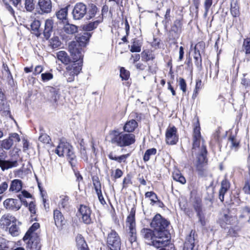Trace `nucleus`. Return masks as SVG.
<instances>
[{
    "instance_id": "obj_1",
    "label": "nucleus",
    "mask_w": 250,
    "mask_h": 250,
    "mask_svg": "<svg viewBox=\"0 0 250 250\" xmlns=\"http://www.w3.org/2000/svg\"><path fill=\"white\" fill-rule=\"evenodd\" d=\"M40 228L38 223H34L29 229L23 238L26 247L31 250H40V239L36 231Z\"/></svg>"
},
{
    "instance_id": "obj_2",
    "label": "nucleus",
    "mask_w": 250,
    "mask_h": 250,
    "mask_svg": "<svg viewBox=\"0 0 250 250\" xmlns=\"http://www.w3.org/2000/svg\"><path fill=\"white\" fill-rule=\"evenodd\" d=\"M110 142L120 147L129 146L135 141V135L131 133L119 132L113 130L110 133Z\"/></svg>"
},
{
    "instance_id": "obj_3",
    "label": "nucleus",
    "mask_w": 250,
    "mask_h": 250,
    "mask_svg": "<svg viewBox=\"0 0 250 250\" xmlns=\"http://www.w3.org/2000/svg\"><path fill=\"white\" fill-rule=\"evenodd\" d=\"M207 150L206 147L203 145L201 147L200 154L197 157L196 164V168L198 173L202 177H206L208 174V171L206 167V164L207 163Z\"/></svg>"
},
{
    "instance_id": "obj_4",
    "label": "nucleus",
    "mask_w": 250,
    "mask_h": 250,
    "mask_svg": "<svg viewBox=\"0 0 250 250\" xmlns=\"http://www.w3.org/2000/svg\"><path fill=\"white\" fill-rule=\"evenodd\" d=\"M59 156L65 155L70 161H73L75 158L72 146L66 142H61L55 151Z\"/></svg>"
},
{
    "instance_id": "obj_5",
    "label": "nucleus",
    "mask_w": 250,
    "mask_h": 250,
    "mask_svg": "<svg viewBox=\"0 0 250 250\" xmlns=\"http://www.w3.org/2000/svg\"><path fill=\"white\" fill-rule=\"evenodd\" d=\"M168 224L169 223L166 219L163 218L160 214H157L153 218L150 226L155 232H162L163 233L167 231V228Z\"/></svg>"
},
{
    "instance_id": "obj_6",
    "label": "nucleus",
    "mask_w": 250,
    "mask_h": 250,
    "mask_svg": "<svg viewBox=\"0 0 250 250\" xmlns=\"http://www.w3.org/2000/svg\"><path fill=\"white\" fill-rule=\"evenodd\" d=\"M64 76L68 82H72L74 80L75 76L77 75L82 70L81 62H73L66 67Z\"/></svg>"
},
{
    "instance_id": "obj_7",
    "label": "nucleus",
    "mask_w": 250,
    "mask_h": 250,
    "mask_svg": "<svg viewBox=\"0 0 250 250\" xmlns=\"http://www.w3.org/2000/svg\"><path fill=\"white\" fill-rule=\"evenodd\" d=\"M68 50L74 60L73 62H81V65L83 64V52L82 47L79 46L78 43L75 42H71L68 45Z\"/></svg>"
},
{
    "instance_id": "obj_8",
    "label": "nucleus",
    "mask_w": 250,
    "mask_h": 250,
    "mask_svg": "<svg viewBox=\"0 0 250 250\" xmlns=\"http://www.w3.org/2000/svg\"><path fill=\"white\" fill-rule=\"evenodd\" d=\"M107 244L110 250H120L121 239L115 231L112 230L108 234Z\"/></svg>"
},
{
    "instance_id": "obj_9",
    "label": "nucleus",
    "mask_w": 250,
    "mask_h": 250,
    "mask_svg": "<svg viewBox=\"0 0 250 250\" xmlns=\"http://www.w3.org/2000/svg\"><path fill=\"white\" fill-rule=\"evenodd\" d=\"M155 236L153 240L152 246L156 248H160L167 246L169 242V234L167 231L166 233L162 232H155Z\"/></svg>"
},
{
    "instance_id": "obj_10",
    "label": "nucleus",
    "mask_w": 250,
    "mask_h": 250,
    "mask_svg": "<svg viewBox=\"0 0 250 250\" xmlns=\"http://www.w3.org/2000/svg\"><path fill=\"white\" fill-rule=\"evenodd\" d=\"M22 202H23L24 205L27 206V202H24L21 198L20 200L13 198L7 199L3 202V206L6 209L17 211L21 208Z\"/></svg>"
},
{
    "instance_id": "obj_11",
    "label": "nucleus",
    "mask_w": 250,
    "mask_h": 250,
    "mask_svg": "<svg viewBox=\"0 0 250 250\" xmlns=\"http://www.w3.org/2000/svg\"><path fill=\"white\" fill-rule=\"evenodd\" d=\"M198 236L195 231L191 230L186 237L183 250H197L195 245L198 242Z\"/></svg>"
},
{
    "instance_id": "obj_12",
    "label": "nucleus",
    "mask_w": 250,
    "mask_h": 250,
    "mask_svg": "<svg viewBox=\"0 0 250 250\" xmlns=\"http://www.w3.org/2000/svg\"><path fill=\"white\" fill-rule=\"evenodd\" d=\"M87 7L82 2L76 3L72 11L73 17L74 20H79L82 19L86 14Z\"/></svg>"
},
{
    "instance_id": "obj_13",
    "label": "nucleus",
    "mask_w": 250,
    "mask_h": 250,
    "mask_svg": "<svg viewBox=\"0 0 250 250\" xmlns=\"http://www.w3.org/2000/svg\"><path fill=\"white\" fill-rule=\"evenodd\" d=\"M179 137L177 134V128L175 126L169 127L166 133V141L167 144L175 145L178 141Z\"/></svg>"
},
{
    "instance_id": "obj_14",
    "label": "nucleus",
    "mask_w": 250,
    "mask_h": 250,
    "mask_svg": "<svg viewBox=\"0 0 250 250\" xmlns=\"http://www.w3.org/2000/svg\"><path fill=\"white\" fill-rule=\"evenodd\" d=\"M79 211L82 216L83 221L86 224H89L91 222L90 208L85 205H81Z\"/></svg>"
},
{
    "instance_id": "obj_15",
    "label": "nucleus",
    "mask_w": 250,
    "mask_h": 250,
    "mask_svg": "<svg viewBox=\"0 0 250 250\" xmlns=\"http://www.w3.org/2000/svg\"><path fill=\"white\" fill-rule=\"evenodd\" d=\"M201 135L199 121L195 124L193 133V149L198 147L200 145Z\"/></svg>"
},
{
    "instance_id": "obj_16",
    "label": "nucleus",
    "mask_w": 250,
    "mask_h": 250,
    "mask_svg": "<svg viewBox=\"0 0 250 250\" xmlns=\"http://www.w3.org/2000/svg\"><path fill=\"white\" fill-rule=\"evenodd\" d=\"M141 234L148 244L152 245L155 236V230L150 229L144 228L141 231Z\"/></svg>"
},
{
    "instance_id": "obj_17",
    "label": "nucleus",
    "mask_w": 250,
    "mask_h": 250,
    "mask_svg": "<svg viewBox=\"0 0 250 250\" xmlns=\"http://www.w3.org/2000/svg\"><path fill=\"white\" fill-rule=\"evenodd\" d=\"M38 5L42 14H48L52 11V4L51 0H39Z\"/></svg>"
},
{
    "instance_id": "obj_18",
    "label": "nucleus",
    "mask_w": 250,
    "mask_h": 250,
    "mask_svg": "<svg viewBox=\"0 0 250 250\" xmlns=\"http://www.w3.org/2000/svg\"><path fill=\"white\" fill-rule=\"evenodd\" d=\"M15 217L10 214L3 215L0 220V226L3 229H7L8 227L13 223L16 222Z\"/></svg>"
},
{
    "instance_id": "obj_19",
    "label": "nucleus",
    "mask_w": 250,
    "mask_h": 250,
    "mask_svg": "<svg viewBox=\"0 0 250 250\" xmlns=\"http://www.w3.org/2000/svg\"><path fill=\"white\" fill-rule=\"evenodd\" d=\"M18 166V163L17 160H5L0 159V167L2 171L17 167Z\"/></svg>"
},
{
    "instance_id": "obj_20",
    "label": "nucleus",
    "mask_w": 250,
    "mask_h": 250,
    "mask_svg": "<svg viewBox=\"0 0 250 250\" xmlns=\"http://www.w3.org/2000/svg\"><path fill=\"white\" fill-rule=\"evenodd\" d=\"M103 18L102 16H99L98 19L93 21H90L87 24H85L83 26V29L86 31H91L96 29L99 24L103 21Z\"/></svg>"
},
{
    "instance_id": "obj_21",
    "label": "nucleus",
    "mask_w": 250,
    "mask_h": 250,
    "mask_svg": "<svg viewBox=\"0 0 250 250\" xmlns=\"http://www.w3.org/2000/svg\"><path fill=\"white\" fill-rule=\"evenodd\" d=\"M53 26V21L52 19H47L44 23V29L43 30V35L46 39L50 38L52 32Z\"/></svg>"
},
{
    "instance_id": "obj_22",
    "label": "nucleus",
    "mask_w": 250,
    "mask_h": 250,
    "mask_svg": "<svg viewBox=\"0 0 250 250\" xmlns=\"http://www.w3.org/2000/svg\"><path fill=\"white\" fill-rule=\"evenodd\" d=\"M230 187L229 182L227 179L223 180L221 182V187L219 190V199L221 202L224 200V195Z\"/></svg>"
},
{
    "instance_id": "obj_23",
    "label": "nucleus",
    "mask_w": 250,
    "mask_h": 250,
    "mask_svg": "<svg viewBox=\"0 0 250 250\" xmlns=\"http://www.w3.org/2000/svg\"><path fill=\"white\" fill-rule=\"evenodd\" d=\"M91 36V34L88 32H84L83 34L80 35L76 42L79 46L82 47H84L88 42Z\"/></svg>"
},
{
    "instance_id": "obj_24",
    "label": "nucleus",
    "mask_w": 250,
    "mask_h": 250,
    "mask_svg": "<svg viewBox=\"0 0 250 250\" xmlns=\"http://www.w3.org/2000/svg\"><path fill=\"white\" fill-rule=\"evenodd\" d=\"M76 242L78 250H88L87 245L81 234L77 235Z\"/></svg>"
},
{
    "instance_id": "obj_25",
    "label": "nucleus",
    "mask_w": 250,
    "mask_h": 250,
    "mask_svg": "<svg viewBox=\"0 0 250 250\" xmlns=\"http://www.w3.org/2000/svg\"><path fill=\"white\" fill-rule=\"evenodd\" d=\"M62 31L67 34L72 35L78 31V27L74 24H70L68 22L64 23Z\"/></svg>"
},
{
    "instance_id": "obj_26",
    "label": "nucleus",
    "mask_w": 250,
    "mask_h": 250,
    "mask_svg": "<svg viewBox=\"0 0 250 250\" xmlns=\"http://www.w3.org/2000/svg\"><path fill=\"white\" fill-rule=\"evenodd\" d=\"M22 188V182L19 179H15L11 181L9 191L18 192Z\"/></svg>"
},
{
    "instance_id": "obj_27",
    "label": "nucleus",
    "mask_w": 250,
    "mask_h": 250,
    "mask_svg": "<svg viewBox=\"0 0 250 250\" xmlns=\"http://www.w3.org/2000/svg\"><path fill=\"white\" fill-rule=\"evenodd\" d=\"M54 219L57 227L61 226L63 224V216L62 212L58 209L54 210Z\"/></svg>"
},
{
    "instance_id": "obj_28",
    "label": "nucleus",
    "mask_w": 250,
    "mask_h": 250,
    "mask_svg": "<svg viewBox=\"0 0 250 250\" xmlns=\"http://www.w3.org/2000/svg\"><path fill=\"white\" fill-rule=\"evenodd\" d=\"M135 210L134 208H131L126 219V226L128 227L129 229L135 228Z\"/></svg>"
},
{
    "instance_id": "obj_29",
    "label": "nucleus",
    "mask_w": 250,
    "mask_h": 250,
    "mask_svg": "<svg viewBox=\"0 0 250 250\" xmlns=\"http://www.w3.org/2000/svg\"><path fill=\"white\" fill-rule=\"evenodd\" d=\"M67 13L68 8L65 7L61 9L56 13V16L60 21H61L63 23L67 22Z\"/></svg>"
},
{
    "instance_id": "obj_30",
    "label": "nucleus",
    "mask_w": 250,
    "mask_h": 250,
    "mask_svg": "<svg viewBox=\"0 0 250 250\" xmlns=\"http://www.w3.org/2000/svg\"><path fill=\"white\" fill-rule=\"evenodd\" d=\"M138 123L135 120H131L127 121L124 126V129L125 131L131 132L133 131L137 127Z\"/></svg>"
},
{
    "instance_id": "obj_31",
    "label": "nucleus",
    "mask_w": 250,
    "mask_h": 250,
    "mask_svg": "<svg viewBox=\"0 0 250 250\" xmlns=\"http://www.w3.org/2000/svg\"><path fill=\"white\" fill-rule=\"evenodd\" d=\"M59 206L63 209H68L70 206L69 198L67 195H62L60 196Z\"/></svg>"
},
{
    "instance_id": "obj_32",
    "label": "nucleus",
    "mask_w": 250,
    "mask_h": 250,
    "mask_svg": "<svg viewBox=\"0 0 250 250\" xmlns=\"http://www.w3.org/2000/svg\"><path fill=\"white\" fill-rule=\"evenodd\" d=\"M129 156V154L122 155L120 156H116L113 155L112 152H110L108 155V157L110 160L116 161L119 163L122 162L126 163V160Z\"/></svg>"
},
{
    "instance_id": "obj_33",
    "label": "nucleus",
    "mask_w": 250,
    "mask_h": 250,
    "mask_svg": "<svg viewBox=\"0 0 250 250\" xmlns=\"http://www.w3.org/2000/svg\"><path fill=\"white\" fill-rule=\"evenodd\" d=\"M40 21L36 20L33 21L30 24L32 33L37 37H39L41 34V30H40Z\"/></svg>"
},
{
    "instance_id": "obj_34",
    "label": "nucleus",
    "mask_w": 250,
    "mask_h": 250,
    "mask_svg": "<svg viewBox=\"0 0 250 250\" xmlns=\"http://www.w3.org/2000/svg\"><path fill=\"white\" fill-rule=\"evenodd\" d=\"M57 57L59 60L64 64H68L70 61L69 57L67 55L66 52L60 51L57 54Z\"/></svg>"
},
{
    "instance_id": "obj_35",
    "label": "nucleus",
    "mask_w": 250,
    "mask_h": 250,
    "mask_svg": "<svg viewBox=\"0 0 250 250\" xmlns=\"http://www.w3.org/2000/svg\"><path fill=\"white\" fill-rule=\"evenodd\" d=\"M172 177L174 180L182 184H185L186 183L185 178L179 171L176 170L174 171L172 174Z\"/></svg>"
},
{
    "instance_id": "obj_36",
    "label": "nucleus",
    "mask_w": 250,
    "mask_h": 250,
    "mask_svg": "<svg viewBox=\"0 0 250 250\" xmlns=\"http://www.w3.org/2000/svg\"><path fill=\"white\" fill-rule=\"evenodd\" d=\"M230 13L233 17H238L239 16V8L236 1H233L231 3Z\"/></svg>"
},
{
    "instance_id": "obj_37",
    "label": "nucleus",
    "mask_w": 250,
    "mask_h": 250,
    "mask_svg": "<svg viewBox=\"0 0 250 250\" xmlns=\"http://www.w3.org/2000/svg\"><path fill=\"white\" fill-rule=\"evenodd\" d=\"M142 43L138 40L134 39L130 51L131 52H140L141 50Z\"/></svg>"
},
{
    "instance_id": "obj_38",
    "label": "nucleus",
    "mask_w": 250,
    "mask_h": 250,
    "mask_svg": "<svg viewBox=\"0 0 250 250\" xmlns=\"http://www.w3.org/2000/svg\"><path fill=\"white\" fill-rule=\"evenodd\" d=\"M181 26V23L180 21H176L174 22V25L172 26L171 31L170 32V35L174 32V34L172 35V38L173 39H176L178 37V31Z\"/></svg>"
},
{
    "instance_id": "obj_39",
    "label": "nucleus",
    "mask_w": 250,
    "mask_h": 250,
    "mask_svg": "<svg viewBox=\"0 0 250 250\" xmlns=\"http://www.w3.org/2000/svg\"><path fill=\"white\" fill-rule=\"evenodd\" d=\"M145 197L146 198H150L151 205H154L157 201L159 202L158 199V196L153 191H148L145 193Z\"/></svg>"
},
{
    "instance_id": "obj_40",
    "label": "nucleus",
    "mask_w": 250,
    "mask_h": 250,
    "mask_svg": "<svg viewBox=\"0 0 250 250\" xmlns=\"http://www.w3.org/2000/svg\"><path fill=\"white\" fill-rule=\"evenodd\" d=\"M193 206L197 214L203 213L202 202L200 199H196L193 203Z\"/></svg>"
},
{
    "instance_id": "obj_41",
    "label": "nucleus",
    "mask_w": 250,
    "mask_h": 250,
    "mask_svg": "<svg viewBox=\"0 0 250 250\" xmlns=\"http://www.w3.org/2000/svg\"><path fill=\"white\" fill-rule=\"evenodd\" d=\"M156 152H157V150L155 148H151L147 149L146 151V152L144 155V157H143L144 161L145 162L148 161L150 159V157L151 156H153L156 154Z\"/></svg>"
},
{
    "instance_id": "obj_42",
    "label": "nucleus",
    "mask_w": 250,
    "mask_h": 250,
    "mask_svg": "<svg viewBox=\"0 0 250 250\" xmlns=\"http://www.w3.org/2000/svg\"><path fill=\"white\" fill-rule=\"evenodd\" d=\"M195 51H194V59L195 60V64L197 66L199 67L202 64V58L200 53L199 50H196V47H195Z\"/></svg>"
},
{
    "instance_id": "obj_43",
    "label": "nucleus",
    "mask_w": 250,
    "mask_h": 250,
    "mask_svg": "<svg viewBox=\"0 0 250 250\" xmlns=\"http://www.w3.org/2000/svg\"><path fill=\"white\" fill-rule=\"evenodd\" d=\"M236 220V218L235 216H232L228 214H225L224 215L223 221L228 225L233 224Z\"/></svg>"
},
{
    "instance_id": "obj_44",
    "label": "nucleus",
    "mask_w": 250,
    "mask_h": 250,
    "mask_svg": "<svg viewBox=\"0 0 250 250\" xmlns=\"http://www.w3.org/2000/svg\"><path fill=\"white\" fill-rule=\"evenodd\" d=\"M242 48L246 54H250V38H247L244 40Z\"/></svg>"
},
{
    "instance_id": "obj_45",
    "label": "nucleus",
    "mask_w": 250,
    "mask_h": 250,
    "mask_svg": "<svg viewBox=\"0 0 250 250\" xmlns=\"http://www.w3.org/2000/svg\"><path fill=\"white\" fill-rule=\"evenodd\" d=\"M9 233L13 236H18L19 234V228L16 225V222L13 223L9 229Z\"/></svg>"
},
{
    "instance_id": "obj_46",
    "label": "nucleus",
    "mask_w": 250,
    "mask_h": 250,
    "mask_svg": "<svg viewBox=\"0 0 250 250\" xmlns=\"http://www.w3.org/2000/svg\"><path fill=\"white\" fill-rule=\"evenodd\" d=\"M61 42L59 40L58 37H54L52 38L50 42V45L53 49L57 48L61 46Z\"/></svg>"
},
{
    "instance_id": "obj_47",
    "label": "nucleus",
    "mask_w": 250,
    "mask_h": 250,
    "mask_svg": "<svg viewBox=\"0 0 250 250\" xmlns=\"http://www.w3.org/2000/svg\"><path fill=\"white\" fill-rule=\"evenodd\" d=\"M141 54L142 60L144 61L147 62L154 59V57L149 51H144Z\"/></svg>"
},
{
    "instance_id": "obj_48",
    "label": "nucleus",
    "mask_w": 250,
    "mask_h": 250,
    "mask_svg": "<svg viewBox=\"0 0 250 250\" xmlns=\"http://www.w3.org/2000/svg\"><path fill=\"white\" fill-rule=\"evenodd\" d=\"M39 140L43 143L48 144L51 141V138L49 135L46 133H41L39 137Z\"/></svg>"
},
{
    "instance_id": "obj_49",
    "label": "nucleus",
    "mask_w": 250,
    "mask_h": 250,
    "mask_svg": "<svg viewBox=\"0 0 250 250\" xmlns=\"http://www.w3.org/2000/svg\"><path fill=\"white\" fill-rule=\"evenodd\" d=\"M24 4L27 11L31 12L35 8L34 0H25Z\"/></svg>"
},
{
    "instance_id": "obj_50",
    "label": "nucleus",
    "mask_w": 250,
    "mask_h": 250,
    "mask_svg": "<svg viewBox=\"0 0 250 250\" xmlns=\"http://www.w3.org/2000/svg\"><path fill=\"white\" fill-rule=\"evenodd\" d=\"M202 88V81L200 79H197L196 81L195 88L193 91L192 98H195L198 94V91Z\"/></svg>"
},
{
    "instance_id": "obj_51",
    "label": "nucleus",
    "mask_w": 250,
    "mask_h": 250,
    "mask_svg": "<svg viewBox=\"0 0 250 250\" xmlns=\"http://www.w3.org/2000/svg\"><path fill=\"white\" fill-rule=\"evenodd\" d=\"M120 77L122 79V80H127L128 79L130 73L129 72L126 70L124 67H121L120 69Z\"/></svg>"
},
{
    "instance_id": "obj_52",
    "label": "nucleus",
    "mask_w": 250,
    "mask_h": 250,
    "mask_svg": "<svg viewBox=\"0 0 250 250\" xmlns=\"http://www.w3.org/2000/svg\"><path fill=\"white\" fill-rule=\"evenodd\" d=\"M129 240L131 243L136 240V231L135 228L129 229Z\"/></svg>"
},
{
    "instance_id": "obj_53",
    "label": "nucleus",
    "mask_w": 250,
    "mask_h": 250,
    "mask_svg": "<svg viewBox=\"0 0 250 250\" xmlns=\"http://www.w3.org/2000/svg\"><path fill=\"white\" fill-rule=\"evenodd\" d=\"M13 142L11 139L8 138V139L4 140L2 142V146L5 149H9L12 146Z\"/></svg>"
},
{
    "instance_id": "obj_54",
    "label": "nucleus",
    "mask_w": 250,
    "mask_h": 250,
    "mask_svg": "<svg viewBox=\"0 0 250 250\" xmlns=\"http://www.w3.org/2000/svg\"><path fill=\"white\" fill-rule=\"evenodd\" d=\"M98 8L95 5L92 4L88 12V19H91L94 17L97 13Z\"/></svg>"
},
{
    "instance_id": "obj_55",
    "label": "nucleus",
    "mask_w": 250,
    "mask_h": 250,
    "mask_svg": "<svg viewBox=\"0 0 250 250\" xmlns=\"http://www.w3.org/2000/svg\"><path fill=\"white\" fill-rule=\"evenodd\" d=\"M179 85L181 90L184 93H185L187 91V83L185 80L183 78H179Z\"/></svg>"
},
{
    "instance_id": "obj_56",
    "label": "nucleus",
    "mask_w": 250,
    "mask_h": 250,
    "mask_svg": "<svg viewBox=\"0 0 250 250\" xmlns=\"http://www.w3.org/2000/svg\"><path fill=\"white\" fill-rule=\"evenodd\" d=\"M41 77L42 81L45 82L52 79L53 78V75L50 72H46L44 73H42Z\"/></svg>"
},
{
    "instance_id": "obj_57",
    "label": "nucleus",
    "mask_w": 250,
    "mask_h": 250,
    "mask_svg": "<svg viewBox=\"0 0 250 250\" xmlns=\"http://www.w3.org/2000/svg\"><path fill=\"white\" fill-rule=\"evenodd\" d=\"M212 0H205L204 2V7L205 10V14L207 15L212 4Z\"/></svg>"
},
{
    "instance_id": "obj_58",
    "label": "nucleus",
    "mask_w": 250,
    "mask_h": 250,
    "mask_svg": "<svg viewBox=\"0 0 250 250\" xmlns=\"http://www.w3.org/2000/svg\"><path fill=\"white\" fill-rule=\"evenodd\" d=\"M197 216L198 218L199 222L202 226H205L206 224V221L204 213L197 214Z\"/></svg>"
},
{
    "instance_id": "obj_59",
    "label": "nucleus",
    "mask_w": 250,
    "mask_h": 250,
    "mask_svg": "<svg viewBox=\"0 0 250 250\" xmlns=\"http://www.w3.org/2000/svg\"><path fill=\"white\" fill-rule=\"evenodd\" d=\"M13 142H19L21 141L20 136L18 134L16 133H11L9 137Z\"/></svg>"
},
{
    "instance_id": "obj_60",
    "label": "nucleus",
    "mask_w": 250,
    "mask_h": 250,
    "mask_svg": "<svg viewBox=\"0 0 250 250\" xmlns=\"http://www.w3.org/2000/svg\"><path fill=\"white\" fill-rule=\"evenodd\" d=\"M93 185L96 193L101 191V186L99 181L94 180Z\"/></svg>"
},
{
    "instance_id": "obj_61",
    "label": "nucleus",
    "mask_w": 250,
    "mask_h": 250,
    "mask_svg": "<svg viewBox=\"0 0 250 250\" xmlns=\"http://www.w3.org/2000/svg\"><path fill=\"white\" fill-rule=\"evenodd\" d=\"M241 84L245 86L246 88L248 89L247 91L250 89V80H247L244 78L242 79Z\"/></svg>"
},
{
    "instance_id": "obj_62",
    "label": "nucleus",
    "mask_w": 250,
    "mask_h": 250,
    "mask_svg": "<svg viewBox=\"0 0 250 250\" xmlns=\"http://www.w3.org/2000/svg\"><path fill=\"white\" fill-rule=\"evenodd\" d=\"M8 187V183L6 182L2 183L0 185V194L3 193L7 189Z\"/></svg>"
},
{
    "instance_id": "obj_63",
    "label": "nucleus",
    "mask_w": 250,
    "mask_h": 250,
    "mask_svg": "<svg viewBox=\"0 0 250 250\" xmlns=\"http://www.w3.org/2000/svg\"><path fill=\"white\" fill-rule=\"evenodd\" d=\"M7 248L6 240L3 238L0 237V250Z\"/></svg>"
},
{
    "instance_id": "obj_64",
    "label": "nucleus",
    "mask_w": 250,
    "mask_h": 250,
    "mask_svg": "<svg viewBox=\"0 0 250 250\" xmlns=\"http://www.w3.org/2000/svg\"><path fill=\"white\" fill-rule=\"evenodd\" d=\"M43 70V67L41 65H37L34 69V75H36L40 74Z\"/></svg>"
}]
</instances>
